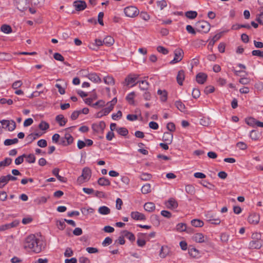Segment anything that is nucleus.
<instances>
[{
  "label": "nucleus",
  "mask_w": 263,
  "mask_h": 263,
  "mask_svg": "<svg viewBox=\"0 0 263 263\" xmlns=\"http://www.w3.org/2000/svg\"><path fill=\"white\" fill-rule=\"evenodd\" d=\"M106 124L104 121H100L99 123H93L91 126L92 130L96 133H103Z\"/></svg>",
  "instance_id": "8"
},
{
  "label": "nucleus",
  "mask_w": 263,
  "mask_h": 263,
  "mask_svg": "<svg viewBox=\"0 0 263 263\" xmlns=\"http://www.w3.org/2000/svg\"><path fill=\"white\" fill-rule=\"evenodd\" d=\"M191 224L195 227H202L203 226L204 223L201 220L195 219L191 221Z\"/></svg>",
  "instance_id": "33"
},
{
  "label": "nucleus",
  "mask_w": 263,
  "mask_h": 263,
  "mask_svg": "<svg viewBox=\"0 0 263 263\" xmlns=\"http://www.w3.org/2000/svg\"><path fill=\"white\" fill-rule=\"evenodd\" d=\"M132 218L136 220H144L146 219L145 216L139 212H132L130 214Z\"/></svg>",
  "instance_id": "13"
},
{
  "label": "nucleus",
  "mask_w": 263,
  "mask_h": 263,
  "mask_svg": "<svg viewBox=\"0 0 263 263\" xmlns=\"http://www.w3.org/2000/svg\"><path fill=\"white\" fill-rule=\"evenodd\" d=\"M8 124L6 125V126L5 127L6 128H8L9 131H13L16 128V123L15 122L12 120H8Z\"/></svg>",
  "instance_id": "28"
},
{
  "label": "nucleus",
  "mask_w": 263,
  "mask_h": 263,
  "mask_svg": "<svg viewBox=\"0 0 263 263\" xmlns=\"http://www.w3.org/2000/svg\"><path fill=\"white\" fill-rule=\"evenodd\" d=\"M250 136L252 140H257L259 139L258 132L255 130H252L250 132Z\"/></svg>",
  "instance_id": "51"
},
{
  "label": "nucleus",
  "mask_w": 263,
  "mask_h": 263,
  "mask_svg": "<svg viewBox=\"0 0 263 263\" xmlns=\"http://www.w3.org/2000/svg\"><path fill=\"white\" fill-rule=\"evenodd\" d=\"M1 30L2 32H3L5 33H10L12 31V28L10 27V26L8 25H3L1 26Z\"/></svg>",
  "instance_id": "35"
},
{
  "label": "nucleus",
  "mask_w": 263,
  "mask_h": 263,
  "mask_svg": "<svg viewBox=\"0 0 263 263\" xmlns=\"http://www.w3.org/2000/svg\"><path fill=\"white\" fill-rule=\"evenodd\" d=\"M189 254L191 256L196 257L199 254V251L195 248H189Z\"/></svg>",
  "instance_id": "42"
},
{
  "label": "nucleus",
  "mask_w": 263,
  "mask_h": 263,
  "mask_svg": "<svg viewBox=\"0 0 263 263\" xmlns=\"http://www.w3.org/2000/svg\"><path fill=\"white\" fill-rule=\"evenodd\" d=\"M24 248L25 249H29L35 253H39L45 248V246L42 240L37 238L34 235L31 234L26 238Z\"/></svg>",
  "instance_id": "1"
},
{
  "label": "nucleus",
  "mask_w": 263,
  "mask_h": 263,
  "mask_svg": "<svg viewBox=\"0 0 263 263\" xmlns=\"http://www.w3.org/2000/svg\"><path fill=\"white\" fill-rule=\"evenodd\" d=\"M24 158H26V161L29 163H34L35 161V157L32 154H30L29 155H26Z\"/></svg>",
  "instance_id": "36"
},
{
  "label": "nucleus",
  "mask_w": 263,
  "mask_h": 263,
  "mask_svg": "<svg viewBox=\"0 0 263 263\" xmlns=\"http://www.w3.org/2000/svg\"><path fill=\"white\" fill-rule=\"evenodd\" d=\"M256 120L252 117H250L246 119V123L251 126L254 127L255 125Z\"/></svg>",
  "instance_id": "49"
},
{
  "label": "nucleus",
  "mask_w": 263,
  "mask_h": 263,
  "mask_svg": "<svg viewBox=\"0 0 263 263\" xmlns=\"http://www.w3.org/2000/svg\"><path fill=\"white\" fill-rule=\"evenodd\" d=\"M166 205L168 209H175L178 207V204L177 201L175 199L170 198L166 203Z\"/></svg>",
  "instance_id": "15"
},
{
  "label": "nucleus",
  "mask_w": 263,
  "mask_h": 263,
  "mask_svg": "<svg viewBox=\"0 0 263 263\" xmlns=\"http://www.w3.org/2000/svg\"><path fill=\"white\" fill-rule=\"evenodd\" d=\"M73 254V253L72 249L70 248H67L65 251L64 256L69 257L72 256Z\"/></svg>",
  "instance_id": "63"
},
{
  "label": "nucleus",
  "mask_w": 263,
  "mask_h": 263,
  "mask_svg": "<svg viewBox=\"0 0 263 263\" xmlns=\"http://www.w3.org/2000/svg\"><path fill=\"white\" fill-rule=\"evenodd\" d=\"M186 17L190 19H194L197 16V12L195 11H188L185 14Z\"/></svg>",
  "instance_id": "38"
},
{
  "label": "nucleus",
  "mask_w": 263,
  "mask_h": 263,
  "mask_svg": "<svg viewBox=\"0 0 263 263\" xmlns=\"http://www.w3.org/2000/svg\"><path fill=\"white\" fill-rule=\"evenodd\" d=\"M11 158H6L4 161L0 162V167L8 166L11 163Z\"/></svg>",
  "instance_id": "46"
},
{
  "label": "nucleus",
  "mask_w": 263,
  "mask_h": 263,
  "mask_svg": "<svg viewBox=\"0 0 263 263\" xmlns=\"http://www.w3.org/2000/svg\"><path fill=\"white\" fill-rule=\"evenodd\" d=\"M41 134L39 133H32L29 134L26 138L27 140L28 141V143H30L34 141L37 137L41 136Z\"/></svg>",
  "instance_id": "30"
},
{
  "label": "nucleus",
  "mask_w": 263,
  "mask_h": 263,
  "mask_svg": "<svg viewBox=\"0 0 263 263\" xmlns=\"http://www.w3.org/2000/svg\"><path fill=\"white\" fill-rule=\"evenodd\" d=\"M260 219L259 215L256 213L251 214L248 218V222L253 224L258 223Z\"/></svg>",
  "instance_id": "10"
},
{
  "label": "nucleus",
  "mask_w": 263,
  "mask_h": 263,
  "mask_svg": "<svg viewBox=\"0 0 263 263\" xmlns=\"http://www.w3.org/2000/svg\"><path fill=\"white\" fill-rule=\"evenodd\" d=\"M194 241L198 243H203L208 241V238L207 236H204L203 234L198 233L195 234L192 237Z\"/></svg>",
  "instance_id": "9"
},
{
  "label": "nucleus",
  "mask_w": 263,
  "mask_h": 263,
  "mask_svg": "<svg viewBox=\"0 0 263 263\" xmlns=\"http://www.w3.org/2000/svg\"><path fill=\"white\" fill-rule=\"evenodd\" d=\"M73 6L77 11H82L86 8L87 5L84 1H77L73 3Z\"/></svg>",
  "instance_id": "11"
},
{
  "label": "nucleus",
  "mask_w": 263,
  "mask_h": 263,
  "mask_svg": "<svg viewBox=\"0 0 263 263\" xmlns=\"http://www.w3.org/2000/svg\"><path fill=\"white\" fill-rule=\"evenodd\" d=\"M152 221L155 224L158 226L160 224L159 216L157 215H153L151 217Z\"/></svg>",
  "instance_id": "54"
},
{
  "label": "nucleus",
  "mask_w": 263,
  "mask_h": 263,
  "mask_svg": "<svg viewBox=\"0 0 263 263\" xmlns=\"http://www.w3.org/2000/svg\"><path fill=\"white\" fill-rule=\"evenodd\" d=\"M151 192V186L149 183H146L141 188V192L143 194H146Z\"/></svg>",
  "instance_id": "31"
},
{
  "label": "nucleus",
  "mask_w": 263,
  "mask_h": 263,
  "mask_svg": "<svg viewBox=\"0 0 263 263\" xmlns=\"http://www.w3.org/2000/svg\"><path fill=\"white\" fill-rule=\"evenodd\" d=\"M118 133L122 136H126L128 134L127 129L125 127H119L116 129Z\"/></svg>",
  "instance_id": "39"
},
{
  "label": "nucleus",
  "mask_w": 263,
  "mask_h": 263,
  "mask_svg": "<svg viewBox=\"0 0 263 263\" xmlns=\"http://www.w3.org/2000/svg\"><path fill=\"white\" fill-rule=\"evenodd\" d=\"M139 87L141 90H146L149 87V83L146 81H139Z\"/></svg>",
  "instance_id": "34"
},
{
  "label": "nucleus",
  "mask_w": 263,
  "mask_h": 263,
  "mask_svg": "<svg viewBox=\"0 0 263 263\" xmlns=\"http://www.w3.org/2000/svg\"><path fill=\"white\" fill-rule=\"evenodd\" d=\"M207 75L202 72L198 73L196 76V81L200 84H203L206 80Z\"/></svg>",
  "instance_id": "16"
},
{
  "label": "nucleus",
  "mask_w": 263,
  "mask_h": 263,
  "mask_svg": "<svg viewBox=\"0 0 263 263\" xmlns=\"http://www.w3.org/2000/svg\"><path fill=\"white\" fill-rule=\"evenodd\" d=\"M158 95L160 96V100L162 102H165L167 99V92L165 90L158 89Z\"/></svg>",
  "instance_id": "22"
},
{
  "label": "nucleus",
  "mask_w": 263,
  "mask_h": 263,
  "mask_svg": "<svg viewBox=\"0 0 263 263\" xmlns=\"http://www.w3.org/2000/svg\"><path fill=\"white\" fill-rule=\"evenodd\" d=\"M176 107L181 112L185 111V105L180 101H177L175 102Z\"/></svg>",
  "instance_id": "37"
},
{
  "label": "nucleus",
  "mask_w": 263,
  "mask_h": 263,
  "mask_svg": "<svg viewBox=\"0 0 263 263\" xmlns=\"http://www.w3.org/2000/svg\"><path fill=\"white\" fill-rule=\"evenodd\" d=\"M122 234L124 237H126L128 238L130 241L133 242L135 240V236L133 233L130 232L127 230H123L121 232Z\"/></svg>",
  "instance_id": "20"
},
{
  "label": "nucleus",
  "mask_w": 263,
  "mask_h": 263,
  "mask_svg": "<svg viewBox=\"0 0 263 263\" xmlns=\"http://www.w3.org/2000/svg\"><path fill=\"white\" fill-rule=\"evenodd\" d=\"M9 182L7 176H2L0 177V188L2 189Z\"/></svg>",
  "instance_id": "40"
},
{
  "label": "nucleus",
  "mask_w": 263,
  "mask_h": 263,
  "mask_svg": "<svg viewBox=\"0 0 263 263\" xmlns=\"http://www.w3.org/2000/svg\"><path fill=\"white\" fill-rule=\"evenodd\" d=\"M214 90H215L214 87L213 86L210 85V86H206L205 88L204 92L206 94H209V93L213 92L214 91Z\"/></svg>",
  "instance_id": "55"
},
{
  "label": "nucleus",
  "mask_w": 263,
  "mask_h": 263,
  "mask_svg": "<svg viewBox=\"0 0 263 263\" xmlns=\"http://www.w3.org/2000/svg\"><path fill=\"white\" fill-rule=\"evenodd\" d=\"M262 240H253L250 242L249 248L251 249H259L262 247Z\"/></svg>",
  "instance_id": "12"
},
{
  "label": "nucleus",
  "mask_w": 263,
  "mask_h": 263,
  "mask_svg": "<svg viewBox=\"0 0 263 263\" xmlns=\"http://www.w3.org/2000/svg\"><path fill=\"white\" fill-rule=\"evenodd\" d=\"M185 78L184 71L183 70H180L178 71L177 76V81L179 85H183V82Z\"/></svg>",
  "instance_id": "18"
},
{
  "label": "nucleus",
  "mask_w": 263,
  "mask_h": 263,
  "mask_svg": "<svg viewBox=\"0 0 263 263\" xmlns=\"http://www.w3.org/2000/svg\"><path fill=\"white\" fill-rule=\"evenodd\" d=\"M173 135L171 132H165L162 137V140L167 144H171L173 141Z\"/></svg>",
  "instance_id": "17"
},
{
  "label": "nucleus",
  "mask_w": 263,
  "mask_h": 263,
  "mask_svg": "<svg viewBox=\"0 0 263 263\" xmlns=\"http://www.w3.org/2000/svg\"><path fill=\"white\" fill-rule=\"evenodd\" d=\"M176 230L179 232H184L186 230V225L184 223H179L176 226Z\"/></svg>",
  "instance_id": "43"
},
{
  "label": "nucleus",
  "mask_w": 263,
  "mask_h": 263,
  "mask_svg": "<svg viewBox=\"0 0 263 263\" xmlns=\"http://www.w3.org/2000/svg\"><path fill=\"white\" fill-rule=\"evenodd\" d=\"M23 85V83L21 81L18 80L14 82L12 85V88L16 89L20 87Z\"/></svg>",
  "instance_id": "60"
},
{
  "label": "nucleus",
  "mask_w": 263,
  "mask_h": 263,
  "mask_svg": "<svg viewBox=\"0 0 263 263\" xmlns=\"http://www.w3.org/2000/svg\"><path fill=\"white\" fill-rule=\"evenodd\" d=\"M157 49L158 52L162 53L163 54H166L168 52L167 49L163 46H159Z\"/></svg>",
  "instance_id": "61"
},
{
  "label": "nucleus",
  "mask_w": 263,
  "mask_h": 263,
  "mask_svg": "<svg viewBox=\"0 0 263 263\" xmlns=\"http://www.w3.org/2000/svg\"><path fill=\"white\" fill-rule=\"evenodd\" d=\"M39 127L41 130H45L49 127V125L47 122L45 121H42L40 123Z\"/></svg>",
  "instance_id": "53"
},
{
  "label": "nucleus",
  "mask_w": 263,
  "mask_h": 263,
  "mask_svg": "<svg viewBox=\"0 0 263 263\" xmlns=\"http://www.w3.org/2000/svg\"><path fill=\"white\" fill-rule=\"evenodd\" d=\"M114 39L111 36H107L103 40L104 44L107 46H110L114 43Z\"/></svg>",
  "instance_id": "27"
},
{
  "label": "nucleus",
  "mask_w": 263,
  "mask_h": 263,
  "mask_svg": "<svg viewBox=\"0 0 263 263\" xmlns=\"http://www.w3.org/2000/svg\"><path fill=\"white\" fill-rule=\"evenodd\" d=\"M200 95V92L199 89L194 88L192 91V96L193 98L197 99L199 97Z\"/></svg>",
  "instance_id": "59"
},
{
  "label": "nucleus",
  "mask_w": 263,
  "mask_h": 263,
  "mask_svg": "<svg viewBox=\"0 0 263 263\" xmlns=\"http://www.w3.org/2000/svg\"><path fill=\"white\" fill-rule=\"evenodd\" d=\"M55 120L61 126H64L67 122V120L62 115H58L55 118Z\"/></svg>",
  "instance_id": "25"
},
{
  "label": "nucleus",
  "mask_w": 263,
  "mask_h": 263,
  "mask_svg": "<svg viewBox=\"0 0 263 263\" xmlns=\"http://www.w3.org/2000/svg\"><path fill=\"white\" fill-rule=\"evenodd\" d=\"M196 29L198 32L208 33L210 29L211 25L206 21H201L196 23Z\"/></svg>",
  "instance_id": "2"
},
{
  "label": "nucleus",
  "mask_w": 263,
  "mask_h": 263,
  "mask_svg": "<svg viewBox=\"0 0 263 263\" xmlns=\"http://www.w3.org/2000/svg\"><path fill=\"white\" fill-rule=\"evenodd\" d=\"M18 224L17 221H13L10 223H7L0 226V232L4 231L10 228L16 227Z\"/></svg>",
  "instance_id": "14"
},
{
  "label": "nucleus",
  "mask_w": 263,
  "mask_h": 263,
  "mask_svg": "<svg viewBox=\"0 0 263 263\" xmlns=\"http://www.w3.org/2000/svg\"><path fill=\"white\" fill-rule=\"evenodd\" d=\"M65 221L64 220L63 221L58 220L57 222V225L58 228L61 230H63L65 228Z\"/></svg>",
  "instance_id": "57"
},
{
  "label": "nucleus",
  "mask_w": 263,
  "mask_h": 263,
  "mask_svg": "<svg viewBox=\"0 0 263 263\" xmlns=\"http://www.w3.org/2000/svg\"><path fill=\"white\" fill-rule=\"evenodd\" d=\"M155 205L153 202H146L144 205V209L148 212H152L155 210Z\"/></svg>",
  "instance_id": "21"
},
{
  "label": "nucleus",
  "mask_w": 263,
  "mask_h": 263,
  "mask_svg": "<svg viewBox=\"0 0 263 263\" xmlns=\"http://www.w3.org/2000/svg\"><path fill=\"white\" fill-rule=\"evenodd\" d=\"M65 139L66 140L67 144L70 145L73 141V138L69 134H66L65 135Z\"/></svg>",
  "instance_id": "52"
},
{
  "label": "nucleus",
  "mask_w": 263,
  "mask_h": 263,
  "mask_svg": "<svg viewBox=\"0 0 263 263\" xmlns=\"http://www.w3.org/2000/svg\"><path fill=\"white\" fill-rule=\"evenodd\" d=\"M105 102L103 100H100L95 103L93 104L92 105V106L95 108H99L100 107H103L105 105Z\"/></svg>",
  "instance_id": "48"
},
{
  "label": "nucleus",
  "mask_w": 263,
  "mask_h": 263,
  "mask_svg": "<svg viewBox=\"0 0 263 263\" xmlns=\"http://www.w3.org/2000/svg\"><path fill=\"white\" fill-rule=\"evenodd\" d=\"M170 253V249L167 246H162L159 253L161 258H164L166 257Z\"/></svg>",
  "instance_id": "19"
},
{
  "label": "nucleus",
  "mask_w": 263,
  "mask_h": 263,
  "mask_svg": "<svg viewBox=\"0 0 263 263\" xmlns=\"http://www.w3.org/2000/svg\"><path fill=\"white\" fill-rule=\"evenodd\" d=\"M18 140L17 138H14L13 139H6L4 141V144L8 146L12 144H16L18 142Z\"/></svg>",
  "instance_id": "47"
},
{
  "label": "nucleus",
  "mask_w": 263,
  "mask_h": 263,
  "mask_svg": "<svg viewBox=\"0 0 263 263\" xmlns=\"http://www.w3.org/2000/svg\"><path fill=\"white\" fill-rule=\"evenodd\" d=\"M25 157V154H23L22 156H20L16 158L15 160V163L16 165H19L22 163L24 161V158Z\"/></svg>",
  "instance_id": "58"
},
{
  "label": "nucleus",
  "mask_w": 263,
  "mask_h": 263,
  "mask_svg": "<svg viewBox=\"0 0 263 263\" xmlns=\"http://www.w3.org/2000/svg\"><path fill=\"white\" fill-rule=\"evenodd\" d=\"M183 51L181 49L177 48L174 51V58L170 62L171 64L177 63L182 60L183 57Z\"/></svg>",
  "instance_id": "5"
},
{
  "label": "nucleus",
  "mask_w": 263,
  "mask_h": 263,
  "mask_svg": "<svg viewBox=\"0 0 263 263\" xmlns=\"http://www.w3.org/2000/svg\"><path fill=\"white\" fill-rule=\"evenodd\" d=\"M15 5L18 10L23 12L29 7L27 0H15Z\"/></svg>",
  "instance_id": "6"
},
{
  "label": "nucleus",
  "mask_w": 263,
  "mask_h": 263,
  "mask_svg": "<svg viewBox=\"0 0 263 263\" xmlns=\"http://www.w3.org/2000/svg\"><path fill=\"white\" fill-rule=\"evenodd\" d=\"M135 96V92L129 93L126 97L127 101L132 105L134 104V97Z\"/></svg>",
  "instance_id": "32"
},
{
  "label": "nucleus",
  "mask_w": 263,
  "mask_h": 263,
  "mask_svg": "<svg viewBox=\"0 0 263 263\" xmlns=\"http://www.w3.org/2000/svg\"><path fill=\"white\" fill-rule=\"evenodd\" d=\"M252 54L254 56H257L260 58H263V51L259 50H254L252 51Z\"/></svg>",
  "instance_id": "56"
},
{
  "label": "nucleus",
  "mask_w": 263,
  "mask_h": 263,
  "mask_svg": "<svg viewBox=\"0 0 263 263\" xmlns=\"http://www.w3.org/2000/svg\"><path fill=\"white\" fill-rule=\"evenodd\" d=\"M240 28H247V29H250L251 28V26H250L249 24L239 25V24H236L233 25L232 26L231 29L232 30H238Z\"/></svg>",
  "instance_id": "41"
},
{
  "label": "nucleus",
  "mask_w": 263,
  "mask_h": 263,
  "mask_svg": "<svg viewBox=\"0 0 263 263\" xmlns=\"http://www.w3.org/2000/svg\"><path fill=\"white\" fill-rule=\"evenodd\" d=\"M91 170L87 167H84L82 170V175L79 176L77 179L79 183H82L85 181L89 180L91 177Z\"/></svg>",
  "instance_id": "3"
},
{
  "label": "nucleus",
  "mask_w": 263,
  "mask_h": 263,
  "mask_svg": "<svg viewBox=\"0 0 263 263\" xmlns=\"http://www.w3.org/2000/svg\"><path fill=\"white\" fill-rule=\"evenodd\" d=\"M104 82L105 84L108 85H114L115 81L112 77L107 76L104 77Z\"/></svg>",
  "instance_id": "45"
},
{
  "label": "nucleus",
  "mask_w": 263,
  "mask_h": 263,
  "mask_svg": "<svg viewBox=\"0 0 263 263\" xmlns=\"http://www.w3.org/2000/svg\"><path fill=\"white\" fill-rule=\"evenodd\" d=\"M98 183L101 186H108L110 184V182L105 177H101L98 179Z\"/></svg>",
  "instance_id": "26"
},
{
  "label": "nucleus",
  "mask_w": 263,
  "mask_h": 263,
  "mask_svg": "<svg viewBox=\"0 0 263 263\" xmlns=\"http://www.w3.org/2000/svg\"><path fill=\"white\" fill-rule=\"evenodd\" d=\"M185 191L187 193L193 195L195 193V187L192 185H187L185 186Z\"/></svg>",
  "instance_id": "44"
},
{
  "label": "nucleus",
  "mask_w": 263,
  "mask_h": 263,
  "mask_svg": "<svg viewBox=\"0 0 263 263\" xmlns=\"http://www.w3.org/2000/svg\"><path fill=\"white\" fill-rule=\"evenodd\" d=\"M206 217H207V218H209L208 220L210 222H211V223L212 224L217 225V224H219L221 222L219 218H214L213 215H211L210 214H208L206 215Z\"/></svg>",
  "instance_id": "24"
},
{
  "label": "nucleus",
  "mask_w": 263,
  "mask_h": 263,
  "mask_svg": "<svg viewBox=\"0 0 263 263\" xmlns=\"http://www.w3.org/2000/svg\"><path fill=\"white\" fill-rule=\"evenodd\" d=\"M88 78L95 83H100L101 82L100 78L95 73H89Z\"/></svg>",
  "instance_id": "23"
},
{
  "label": "nucleus",
  "mask_w": 263,
  "mask_h": 263,
  "mask_svg": "<svg viewBox=\"0 0 263 263\" xmlns=\"http://www.w3.org/2000/svg\"><path fill=\"white\" fill-rule=\"evenodd\" d=\"M124 12L125 15L129 17H134L139 13V10L135 6L126 7L124 8Z\"/></svg>",
  "instance_id": "4"
},
{
  "label": "nucleus",
  "mask_w": 263,
  "mask_h": 263,
  "mask_svg": "<svg viewBox=\"0 0 263 263\" xmlns=\"http://www.w3.org/2000/svg\"><path fill=\"white\" fill-rule=\"evenodd\" d=\"M261 235L260 233H253L252 235V239L255 240H261Z\"/></svg>",
  "instance_id": "62"
},
{
  "label": "nucleus",
  "mask_w": 263,
  "mask_h": 263,
  "mask_svg": "<svg viewBox=\"0 0 263 263\" xmlns=\"http://www.w3.org/2000/svg\"><path fill=\"white\" fill-rule=\"evenodd\" d=\"M117 100L116 98H114L111 101L107 103V108L110 109V111L112 110L114 105L117 103Z\"/></svg>",
  "instance_id": "50"
},
{
  "label": "nucleus",
  "mask_w": 263,
  "mask_h": 263,
  "mask_svg": "<svg viewBox=\"0 0 263 263\" xmlns=\"http://www.w3.org/2000/svg\"><path fill=\"white\" fill-rule=\"evenodd\" d=\"M139 77L138 74H129L125 79V82L126 85L132 84V87L135 86L139 81L136 82V80Z\"/></svg>",
  "instance_id": "7"
},
{
  "label": "nucleus",
  "mask_w": 263,
  "mask_h": 263,
  "mask_svg": "<svg viewBox=\"0 0 263 263\" xmlns=\"http://www.w3.org/2000/svg\"><path fill=\"white\" fill-rule=\"evenodd\" d=\"M98 212L102 215H107L110 213V210L106 206H102L99 208Z\"/></svg>",
  "instance_id": "29"
},
{
  "label": "nucleus",
  "mask_w": 263,
  "mask_h": 263,
  "mask_svg": "<svg viewBox=\"0 0 263 263\" xmlns=\"http://www.w3.org/2000/svg\"><path fill=\"white\" fill-rule=\"evenodd\" d=\"M80 263H91L89 258L86 257L82 256L79 258Z\"/></svg>",
  "instance_id": "64"
}]
</instances>
